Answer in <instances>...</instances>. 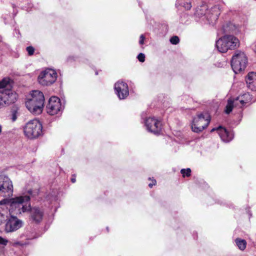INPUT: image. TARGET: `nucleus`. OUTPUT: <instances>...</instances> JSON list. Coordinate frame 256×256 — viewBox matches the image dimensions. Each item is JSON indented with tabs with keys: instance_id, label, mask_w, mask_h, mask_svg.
Here are the masks:
<instances>
[{
	"instance_id": "f8f14e48",
	"label": "nucleus",
	"mask_w": 256,
	"mask_h": 256,
	"mask_svg": "<svg viewBox=\"0 0 256 256\" xmlns=\"http://www.w3.org/2000/svg\"><path fill=\"white\" fill-rule=\"evenodd\" d=\"M13 185L10 178L5 174L0 175V196L10 197L12 195Z\"/></svg>"
},
{
	"instance_id": "423d86ee",
	"label": "nucleus",
	"mask_w": 256,
	"mask_h": 256,
	"mask_svg": "<svg viewBox=\"0 0 256 256\" xmlns=\"http://www.w3.org/2000/svg\"><path fill=\"white\" fill-rule=\"evenodd\" d=\"M238 39L232 35H224L216 41V46L220 52H226L239 46Z\"/></svg>"
},
{
	"instance_id": "39448f33",
	"label": "nucleus",
	"mask_w": 256,
	"mask_h": 256,
	"mask_svg": "<svg viewBox=\"0 0 256 256\" xmlns=\"http://www.w3.org/2000/svg\"><path fill=\"white\" fill-rule=\"evenodd\" d=\"M10 82L9 78H4L0 81V108L6 104L14 103L16 100V93L6 87Z\"/></svg>"
},
{
	"instance_id": "1a4fd4ad",
	"label": "nucleus",
	"mask_w": 256,
	"mask_h": 256,
	"mask_svg": "<svg viewBox=\"0 0 256 256\" xmlns=\"http://www.w3.org/2000/svg\"><path fill=\"white\" fill-rule=\"evenodd\" d=\"M247 62V57L244 52H236L231 60V66L234 72L237 74L244 70L246 68Z\"/></svg>"
},
{
	"instance_id": "4be33fe9",
	"label": "nucleus",
	"mask_w": 256,
	"mask_h": 256,
	"mask_svg": "<svg viewBox=\"0 0 256 256\" xmlns=\"http://www.w3.org/2000/svg\"><path fill=\"white\" fill-rule=\"evenodd\" d=\"M18 114L16 110H12V111L11 120L12 122H14L18 118Z\"/></svg>"
},
{
	"instance_id": "ddd939ff",
	"label": "nucleus",
	"mask_w": 256,
	"mask_h": 256,
	"mask_svg": "<svg viewBox=\"0 0 256 256\" xmlns=\"http://www.w3.org/2000/svg\"><path fill=\"white\" fill-rule=\"evenodd\" d=\"M46 110L48 114L52 116L60 112L62 110V106L60 99L56 96H52L49 99Z\"/></svg>"
},
{
	"instance_id": "f257e3e1",
	"label": "nucleus",
	"mask_w": 256,
	"mask_h": 256,
	"mask_svg": "<svg viewBox=\"0 0 256 256\" xmlns=\"http://www.w3.org/2000/svg\"><path fill=\"white\" fill-rule=\"evenodd\" d=\"M32 191L29 190L28 194L18 196L9 199L8 205L10 206V213L20 214L30 212V219L36 223L40 222L43 218L44 211L37 206L31 208L30 195Z\"/></svg>"
},
{
	"instance_id": "9d476101",
	"label": "nucleus",
	"mask_w": 256,
	"mask_h": 256,
	"mask_svg": "<svg viewBox=\"0 0 256 256\" xmlns=\"http://www.w3.org/2000/svg\"><path fill=\"white\" fill-rule=\"evenodd\" d=\"M210 118V115L206 112L198 114L194 117L192 124V130L195 132L202 131L208 125Z\"/></svg>"
},
{
	"instance_id": "a211bd4d",
	"label": "nucleus",
	"mask_w": 256,
	"mask_h": 256,
	"mask_svg": "<svg viewBox=\"0 0 256 256\" xmlns=\"http://www.w3.org/2000/svg\"><path fill=\"white\" fill-rule=\"evenodd\" d=\"M222 30L224 33L238 34L240 32V26L232 22H227L222 26Z\"/></svg>"
},
{
	"instance_id": "9b49d317",
	"label": "nucleus",
	"mask_w": 256,
	"mask_h": 256,
	"mask_svg": "<svg viewBox=\"0 0 256 256\" xmlns=\"http://www.w3.org/2000/svg\"><path fill=\"white\" fill-rule=\"evenodd\" d=\"M57 77L58 74L55 70L47 68L40 74L38 80L42 86H48L53 84L56 81Z\"/></svg>"
},
{
	"instance_id": "412c9836",
	"label": "nucleus",
	"mask_w": 256,
	"mask_h": 256,
	"mask_svg": "<svg viewBox=\"0 0 256 256\" xmlns=\"http://www.w3.org/2000/svg\"><path fill=\"white\" fill-rule=\"evenodd\" d=\"M180 173L182 174L183 177L190 176L191 170L190 168L186 169H182Z\"/></svg>"
},
{
	"instance_id": "5701e85b",
	"label": "nucleus",
	"mask_w": 256,
	"mask_h": 256,
	"mask_svg": "<svg viewBox=\"0 0 256 256\" xmlns=\"http://www.w3.org/2000/svg\"><path fill=\"white\" fill-rule=\"evenodd\" d=\"M180 40L178 36H174L170 39V42L173 44H176L179 42Z\"/></svg>"
},
{
	"instance_id": "cd10ccee",
	"label": "nucleus",
	"mask_w": 256,
	"mask_h": 256,
	"mask_svg": "<svg viewBox=\"0 0 256 256\" xmlns=\"http://www.w3.org/2000/svg\"><path fill=\"white\" fill-rule=\"evenodd\" d=\"M145 40V38L143 34L140 35V38L139 44L141 45L144 44V40Z\"/></svg>"
},
{
	"instance_id": "aec40b11",
	"label": "nucleus",
	"mask_w": 256,
	"mask_h": 256,
	"mask_svg": "<svg viewBox=\"0 0 256 256\" xmlns=\"http://www.w3.org/2000/svg\"><path fill=\"white\" fill-rule=\"evenodd\" d=\"M176 6H182L186 10H188L192 8L190 2H184V0H176Z\"/></svg>"
},
{
	"instance_id": "0eeeda50",
	"label": "nucleus",
	"mask_w": 256,
	"mask_h": 256,
	"mask_svg": "<svg viewBox=\"0 0 256 256\" xmlns=\"http://www.w3.org/2000/svg\"><path fill=\"white\" fill-rule=\"evenodd\" d=\"M250 96L248 93L235 98H230L228 100V102L226 106L225 113L226 114H230L234 108L237 110L242 108L245 104L250 102Z\"/></svg>"
},
{
	"instance_id": "4468645a",
	"label": "nucleus",
	"mask_w": 256,
	"mask_h": 256,
	"mask_svg": "<svg viewBox=\"0 0 256 256\" xmlns=\"http://www.w3.org/2000/svg\"><path fill=\"white\" fill-rule=\"evenodd\" d=\"M114 90L120 100L125 99L129 94L127 84L122 80H119L115 84Z\"/></svg>"
},
{
	"instance_id": "393cba45",
	"label": "nucleus",
	"mask_w": 256,
	"mask_h": 256,
	"mask_svg": "<svg viewBox=\"0 0 256 256\" xmlns=\"http://www.w3.org/2000/svg\"><path fill=\"white\" fill-rule=\"evenodd\" d=\"M137 58L140 62H143L145 60V55L142 53H140L138 56Z\"/></svg>"
},
{
	"instance_id": "a878e982",
	"label": "nucleus",
	"mask_w": 256,
	"mask_h": 256,
	"mask_svg": "<svg viewBox=\"0 0 256 256\" xmlns=\"http://www.w3.org/2000/svg\"><path fill=\"white\" fill-rule=\"evenodd\" d=\"M8 242V241L7 240L0 236V244L6 246Z\"/></svg>"
},
{
	"instance_id": "2eb2a0df",
	"label": "nucleus",
	"mask_w": 256,
	"mask_h": 256,
	"mask_svg": "<svg viewBox=\"0 0 256 256\" xmlns=\"http://www.w3.org/2000/svg\"><path fill=\"white\" fill-rule=\"evenodd\" d=\"M147 130L154 134H158L161 130V123L154 118H148L145 120Z\"/></svg>"
},
{
	"instance_id": "20e7f679",
	"label": "nucleus",
	"mask_w": 256,
	"mask_h": 256,
	"mask_svg": "<svg viewBox=\"0 0 256 256\" xmlns=\"http://www.w3.org/2000/svg\"><path fill=\"white\" fill-rule=\"evenodd\" d=\"M25 103L26 108L31 113L40 114L44 106V95L38 90H32L28 96Z\"/></svg>"
},
{
	"instance_id": "f3484780",
	"label": "nucleus",
	"mask_w": 256,
	"mask_h": 256,
	"mask_svg": "<svg viewBox=\"0 0 256 256\" xmlns=\"http://www.w3.org/2000/svg\"><path fill=\"white\" fill-rule=\"evenodd\" d=\"M247 86L253 91H256V72H249L246 78Z\"/></svg>"
},
{
	"instance_id": "7ed1b4c3",
	"label": "nucleus",
	"mask_w": 256,
	"mask_h": 256,
	"mask_svg": "<svg viewBox=\"0 0 256 256\" xmlns=\"http://www.w3.org/2000/svg\"><path fill=\"white\" fill-rule=\"evenodd\" d=\"M220 14L219 6H214L208 9L206 4L198 6L194 13V18L196 22L202 24L214 25Z\"/></svg>"
},
{
	"instance_id": "6e6552de",
	"label": "nucleus",
	"mask_w": 256,
	"mask_h": 256,
	"mask_svg": "<svg viewBox=\"0 0 256 256\" xmlns=\"http://www.w3.org/2000/svg\"><path fill=\"white\" fill-rule=\"evenodd\" d=\"M24 131L25 136L28 138H37L42 134V124L36 119L31 120L26 124Z\"/></svg>"
},
{
	"instance_id": "c85d7f7f",
	"label": "nucleus",
	"mask_w": 256,
	"mask_h": 256,
	"mask_svg": "<svg viewBox=\"0 0 256 256\" xmlns=\"http://www.w3.org/2000/svg\"><path fill=\"white\" fill-rule=\"evenodd\" d=\"M252 50L256 53V42L252 45Z\"/></svg>"
},
{
	"instance_id": "bb28decb",
	"label": "nucleus",
	"mask_w": 256,
	"mask_h": 256,
	"mask_svg": "<svg viewBox=\"0 0 256 256\" xmlns=\"http://www.w3.org/2000/svg\"><path fill=\"white\" fill-rule=\"evenodd\" d=\"M149 180H152V182L148 184L149 187L152 188L153 186H154L156 184V180L151 179V178H149Z\"/></svg>"
},
{
	"instance_id": "f03ea898",
	"label": "nucleus",
	"mask_w": 256,
	"mask_h": 256,
	"mask_svg": "<svg viewBox=\"0 0 256 256\" xmlns=\"http://www.w3.org/2000/svg\"><path fill=\"white\" fill-rule=\"evenodd\" d=\"M8 200H9L4 199L0 201V224L6 220L8 214L10 215L6 223L4 230L6 232H12L22 227L23 222L14 216V213H10V206L8 202Z\"/></svg>"
},
{
	"instance_id": "b1692460",
	"label": "nucleus",
	"mask_w": 256,
	"mask_h": 256,
	"mask_svg": "<svg viewBox=\"0 0 256 256\" xmlns=\"http://www.w3.org/2000/svg\"><path fill=\"white\" fill-rule=\"evenodd\" d=\"M26 51L28 52V55L32 56L34 53V48L32 46H29L26 48Z\"/></svg>"
},
{
	"instance_id": "dca6fc26",
	"label": "nucleus",
	"mask_w": 256,
	"mask_h": 256,
	"mask_svg": "<svg viewBox=\"0 0 256 256\" xmlns=\"http://www.w3.org/2000/svg\"><path fill=\"white\" fill-rule=\"evenodd\" d=\"M215 130L217 132L222 140L225 142H228L233 138V134L221 126L212 128L210 132Z\"/></svg>"
},
{
	"instance_id": "c756f323",
	"label": "nucleus",
	"mask_w": 256,
	"mask_h": 256,
	"mask_svg": "<svg viewBox=\"0 0 256 256\" xmlns=\"http://www.w3.org/2000/svg\"><path fill=\"white\" fill-rule=\"evenodd\" d=\"M71 181L72 183H74L76 181V178H72Z\"/></svg>"
},
{
	"instance_id": "6ab92c4d",
	"label": "nucleus",
	"mask_w": 256,
	"mask_h": 256,
	"mask_svg": "<svg viewBox=\"0 0 256 256\" xmlns=\"http://www.w3.org/2000/svg\"><path fill=\"white\" fill-rule=\"evenodd\" d=\"M234 242L236 246L239 250L243 251L246 249L247 244V242L246 240L240 238H236L234 240Z\"/></svg>"
},
{
	"instance_id": "7c9ffc66",
	"label": "nucleus",
	"mask_w": 256,
	"mask_h": 256,
	"mask_svg": "<svg viewBox=\"0 0 256 256\" xmlns=\"http://www.w3.org/2000/svg\"><path fill=\"white\" fill-rule=\"evenodd\" d=\"M2 126L0 125V134L2 132Z\"/></svg>"
}]
</instances>
